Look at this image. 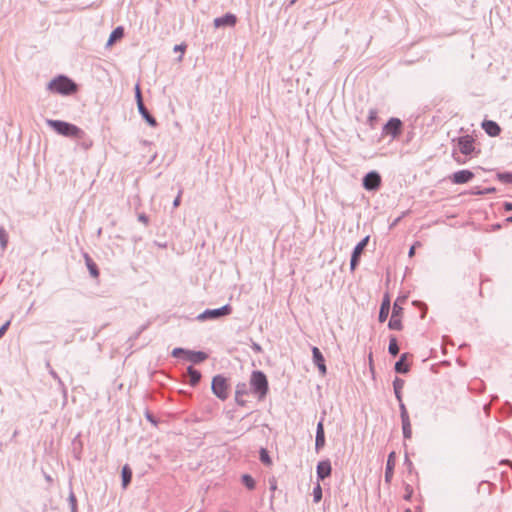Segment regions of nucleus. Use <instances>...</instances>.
<instances>
[{
    "mask_svg": "<svg viewBox=\"0 0 512 512\" xmlns=\"http://www.w3.org/2000/svg\"><path fill=\"white\" fill-rule=\"evenodd\" d=\"M46 124L51 127L57 134L65 137H82L83 134V130L81 128L66 121L46 119Z\"/></svg>",
    "mask_w": 512,
    "mask_h": 512,
    "instance_id": "nucleus-1",
    "label": "nucleus"
},
{
    "mask_svg": "<svg viewBox=\"0 0 512 512\" xmlns=\"http://www.w3.org/2000/svg\"><path fill=\"white\" fill-rule=\"evenodd\" d=\"M48 89L61 95H71L77 92V84L64 75H59L48 83Z\"/></svg>",
    "mask_w": 512,
    "mask_h": 512,
    "instance_id": "nucleus-2",
    "label": "nucleus"
},
{
    "mask_svg": "<svg viewBox=\"0 0 512 512\" xmlns=\"http://www.w3.org/2000/svg\"><path fill=\"white\" fill-rule=\"evenodd\" d=\"M251 389L260 398L268 392V380L262 371H253L250 379Z\"/></svg>",
    "mask_w": 512,
    "mask_h": 512,
    "instance_id": "nucleus-3",
    "label": "nucleus"
},
{
    "mask_svg": "<svg viewBox=\"0 0 512 512\" xmlns=\"http://www.w3.org/2000/svg\"><path fill=\"white\" fill-rule=\"evenodd\" d=\"M211 390L213 394L221 401L228 399L229 384L227 378L221 374L214 376L211 383Z\"/></svg>",
    "mask_w": 512,
    "mask_h": 512,
    "instance_id": "nucleus-4",
    "label": "nucleus"
},
{
    "mask_svg": "<svg viewBox=\"0 0 512 512\" xmlns=\"http://www.w3.org/2000/svg\"><path fill=\"white\" fill-rule=\"evenodd\" d=\"M232 313V307L226 304L216 309H206L204 312L197 316L199 321L216 320L228 316Z\"/></svg>",
    "mask_w": 512,
    "mask_h": 512,
    "instance_id": "nucleus-5",
    "label": "nucleus"
},
{
    "mask_svg": "<svg viewBox=\"0 0 512 512\" xmlns=\"http://www.w3.org/2000/svg\"><path fill=\"white\" fill-rule=\"evenodd\" d=\"M403 123L399 118L392 117L383 126L382 135H390L396 139L402 132Z\"/></svg>",
    "mask_w": 512,
    "mask_h": 512,
    "instance_id": "nucleus-6",
    "label": "nucleus"
},
{
    "mask_svg": "<svg viewBox=\"0 0 512 512\" xmlns=\"http://www.w3.org/2000/svg\"><path fill=\"white\" fill-rule=\"evenodd\" d=\"M369 242V236L364 237L360 242L357 243V245L354 247L351 259H350V269L351 271H354L356 267L358 266L360 262L361 255L368 245Z\"/></svg>",
    "mask_w": 512,
    "mask_h": 512,
    "instance_id": "nucleus-7",
    "label": "nucleus"
},
{
    "mask_svg": "<svg viewBox=\"0 0 512 512\" xmlns=\"http://www.w3.org/2000/svg\"><path fill=\"white\" fill-rule=\"evenodd\" d=\"M381 185V176L376 171L368 172L363 178V187L368 191L377 190Z\"/></svg>",
    "mask_w": 512,
    "mask_h": 512,
    "instance_id": "nucleus-8",
    "label": "nucleus"
},
{
    "mask_svg": "<svg viewBox=\"0 0 512 512\" xmlns=\"http://www.w3.org/2000/svg\"><path fill=\"white\" fill-rule=\"evenodd\" d=\"M474 178V173L470 170L464 169L454 172L450 179L454 184H465Z\"/></svg>",
    "mask_w": 512,
    "mask_h": 512,
    "instance_id": "nucleus-9",
    "label": "nucleus"
},
{
    "mask_svg": "<svg viewBox=\"0 0 512 512\" xmlns=\"http://www.w3.org/2000/svg\"><path fill=\"white\" fill-rule=\"evenodd\" d=\"M458 147L462 154L470 155L474 151V139L469 136H461L458 138Z\"/></svg>",
    "mask_w": 512,
    "mask_h": 512,
    "instance_id": "nucleus-10",
    "label": "nucleus"
},
{
    "mask_svg": "<svg viewBox=\"0 0 512 512\" xmlns=\"http://www.w3.org/2000/svg\"><path fill=\"white\" fill-rule=\"evenodd\" d=\"M331 472H332V467H331L330 460L327 459V460L318 462L317 467H316V474H317V479L319 481H323L324 479L329 477L331 475Z\"/></svg>",
    "mask_w": 512,
    "mask_h": 512,
    "instance_id": "nucleus-11",
    "label": "nucleus"
},
{
    "mask_svg": "<svg viewBox=\"0 0 512 512\" xmlns=\"http://www.w3.org/2000/svg\"><path fill=\"white\" fill-rule=\"evenodd\" d=\"M312 358L313 363L318 367L319 372L322 376L327 373V368L325 365V359L322 352L317 347H312Z\"/></svg>",
    "mask_w": 512,
    "mask_h": 512,
    "instance_id": "nucleus-12",
    "label": "nucleus"
},
{
    "mask_svg": "<svg viewBox=\"0 0 512 512\" xmlns=\"http://www.w3.org/2000/svg\"><path fill=\"white\" fill-rule=\"evenodd\" d=\"M395 458H396V454L394 451L389 453L387 462H386V467H385V475H384L385 482L388 484L391 482L393 475H394Z\"/></svg>",
    "mask_w": 512,
    "mask_h": 512,
    "instance_id": "nucleus-13",
    "label": "nucleus"
},
{
    "mask_svg": "<svg viewBox=\"0 0 512 512\" xmlns=\"http://www.w3.org/2000/svg\"><path fill=\"white\" fill-rule=\"evenodd\" d=\"M237 22V18L232 13H227L222 17H218L214 19V26L216 28L224 27V26H234Z\"/></svg>",
    "mask_w": 512,
    "mask_h": 512,
    "instance_id": "nucleus-14",
    "label": "nucleus"
},
{
    "mask_svg": "<svg viewBox=\"0 0 512 512\" xmlns=\"http://www.w3.org/2000/svg\"><path fill=\"white\" fill-rule=\"evenodd\" d=\"M482 128L491 137H496L501 132L500 126L495 121L492 120L483 121Z\"/></svg>",
    "mask_w": 512,
    "mask_h": 512,
    "instance_id": "nucleus-15",
    "label": "nucleus"
},
{
    "mask_svg": "<svg viewBox=\"0 0 512 512\" xmlns=\"http://www.w3.org/2000/svg\"><path fill=\"white\" fill-rule=\"evenodd\" d=\"M390 298L389 296L386 294L384 297H383V300H382V303H381V306H380V310H379V316H378V319H379V322H385L389 316V312H390Z\"/></svg>",
    "mask_w": 512,
    "mask_h": 512,
    "instance_id": "nucleus-16",
    "label": "nucleus"
},
{
    "mask_svg": "<svg viewBox=\"0 0 512 512\" xmlns=\"http://www.w3.org/2000/svg\"><path fill=\"white\" fill-rule=\"evenodd\" d=\"M325 445V432L323 422L320 421L316 428L315 449L318 452Z\"/></svg>",
    "mask_w": 512,
    "mask_h": 512,
    "instance_id": "nucleus-17",
    "label": "nucleus"
},
{
    "mask_svg": "<svg viewBox=\"0 0 512 512\" xmlns=\"http://www.w3.org/2000/svg\"><path fill=\"white\" fill-rule=\"evenodd\" d=\"M208 358V354L203 351H192L186 352V359L194 364H199Z\"/></svg>",
    "mask_w": 512,
    "mask_h": 512,
    "instance_id": "nucleus-18",
    "label": "nucleus"
},
{
    "mask_svg": "<svg viewBox=\"0 0 512 512\" xmlns=\"http://www.w3.org/2000/svg\"><path fill=\"white\" fill-rule=\"evenodd\" d=\"M137 108L140 115L150 126L155 127L157 125L156 119L149 113L144 102H140L139 105H137Z\"/></svg>",
    "mask_w": 512,
    "mask_h": 512,
    "instance_id": "nucleus-19",
    "label": "nucleus"
},
{
    "mask_svg": "<svg viewBox=\"0 0 512 512\" xmlns=\"http://www.w3.org/2000/svg\"><path fill=\"white\" fill-rule=\"evenodd\" d=\"M187 376L189 377L188 383L192 387L197 386L202 377L201 372L195 369L193 366H189L187 368Z\"/></svg>",
    "mask_w": 512,
    "mask_h": 512,
    "instance_id": "nucleus-20",
    "label": "nucleus"
},
{
    "mask_svg": "<svg viewBox=\"0 0 512 512\" xmlns=\"http://www.w3.org/2000/svg\"><path fill=\"white\" fill-rule=\"evenodd\" d=\"M408 354L403 353L399 360L395 363L394 369L399 374H405L409 371V365L407 364Z\"/></svg>",
    "mask_w": 512,
    "mask_h": 512,
    "instance_id": "nucleus-21",
    "label": "nucleus"
},
{
    "mask_svg": "<svg viewBox=\"0 0 512 512\" xmlns=\"http://www.w3.org/2000/svg\"><path fill=\"white\" fill-rule=\"evenodd\" d=\"M121 478H122V487L124 489H126L132 480V469L129 467V465L126 464L122 467Z\"/></svg>",
    "mask_w": 512,
    "mask_h": 512,
    "instance_id": "nucleus-22",
    "label": "nucleus"
},
{
    "mask_svg": "<svg viewBox=\"0 0 512 512\" xmlns=\"http://www.w3.org/2000/svg\"><path fill=\"white\" fill-rule=\"evenodd\" d=\"M405 381L401 378L396 377L393 381V389L394 394L398 402H401L402 399V389L404 387Z\"/></svg>",
    "mask_w": 512,
    "mask_h": 512,
    "instance_id": "nucleus-23",
    "label": "nucleus"
},
{
    "mask_svg": "<svg viewBox=\"0 0 512 512\" xmlns=\"http://www.w3.org/2000/svg\"><path fill=\"white\" fill-rule=\"evenodd\" d=\"M74 139L78 141V145L84 150L90 149L93 145V141L87 136V134L84 131L82 137H75Z\"/></svg>",
    "mask_w": 512,
    "mask_h": 512,
    "instance_id": "nucleus-24",
    "label": "nucleus"
},
{
    "mask_svg": "<svg viewBox=\"0 0 512 512\" xmlns=\"http://www.w3.org/2000/svg\"><path fill=\"white\" fill-rule=\"evenodd\" d=\"M124 36V29L123 27L119 26L117 28H115L110 36H109V39H108V42H107V45H112L115 41L121 39L122 37Z\"/></svg>",
    "mask_w": 512,
    "mask_h": 512,
    "instance_id": "nucleus-25",
    "label": "nucleus"
},
{
    "mask_svg": "<svg viewBox=\"0 0 512 512\" xmlns=\"http://www.w3.org/2000/svg\"><path fill=\"white\" fill-rule=\"evenodd\" d=\"M388 327L391 330H397V331L402 330L403 326H402V322H401V317H396L395 315H391V318L388 322Z\"/></svg>",
    "mask_w": 512,
    "mask_h": 512,
    "instance_id": "nucleus-26",
    "label": "nucleus"
},
{
    "mask_svg": "<svg viewBox=\"0 0 512 512\" xmlns=\"http://www.w3.org/2000/svg\"><path fill=\"white\" fill-rule=\"evenodd\" d=\"M85 258H86V265H87V268H88L90 274L93 277H98L99 270H98L96 263L88 255H85Z\"/></svg>",
    "mask_w": 512,
    "mask_h": 512,
    "instance_id": "nucleus-27",
    "label": "nucleus"
},
{
    "mask_svg": "<svg viewBox=\"0 0 512 512\" xmlns=\"http://www.w3.org/2000/svg\"><path fill=\"white\" fill-rule=\"evenodd\" d=\"M378 121V111L375 108H371L368 113L367 123L371 129L375 128V125Z\"/></svg>",
    "mask_w": 512,
    "mask_h": 512,
    "instance_id": "nucleus-28",
    "label": "nucleus"
},
{
    "mask_svg": "<svg viewBox=\"0 0 512 512\" xmlns=\"http://www.w3.org/2000/svg\"><path fill=\"white\" fill-rule=\"evenodd\" d=\"M399 346H398V342H397V339L395 336H391L390 337V340H389V346H388V351L389 353L392 355V356H397L399 354Z\"/></svg>",
    "mask_w": 512,
    "mask_h": 512,
    "instance_id": "nucleus-29",
    "label": "nucleus"
},
{
    "mask_svg": "<svg viewBox=\"0 0 512 512\" xmlns=\"http://www.w3.org/2000/svg\"><path fill=\"white\" fill-rule=\"evenodd\" d=\"M402 423V432L404 439H411L412 437V427L410 420L401 422Z\"/></svg>",
    "mask_w": 512,
    "mask_h": 512,
    "instance_id": "nucleus-30",
    "label": "nucleus"
},
{
    "mask_svg": "<svg viewBox=\"0 0 512 512\" xmlns=\"http://www.w3.org/2000/svg\"><path fill=\"white\" fill-rule=\"evenodd\" d=\"M242 483L249 489V490H253L255 488V480L253 479V477L249 474H244L242 476Z\"/></svg>",
    "mask_w": 512,
    "mask_h": 512,
    "instance_id": "nucleus-31",
    "label": "nucleus"
},
{
    "mask_svg": "<svg viewBox=\"0 0 512 512\" xmlns=\"http://www.w3.org/2000/svg\"><path fill=\"white\" fill-rule=\"evenodd\" d=\"M247 385L246 383H238L236 385V390H235V398H240L242 397L243 395H246L247 394Z\"/></svg>",
    "mask_w": 512,
    "mask_h": 512,
    "instance_id": "nucleus-32",
    "label": "nucleus"
},
{
    "mask_svg": "<svg viewBox=\"0 0 512 512\" xmlns=\"http://www.w3.org/2000/svg\"><path fill=\"white\" fill-rule=\"evenodd\" d=\"M399 410H400L401 422L410 420L407 408H406L405 404L403 403L402 399H401V402H399Z\"/></svg>",
    "mask_w": 512,
    "mask_h": 512,
    "instance_id": "nucleus-33",
    "label": "nucleus"
},
{
    "mask_svg": "<svg viewBox=\"0 0 512 512\" xmlns=\"http://www.w3.org/2000/svg\"><path fill=\"white\" fill-rule=\"evenodd\" d=\"M260 460L263 464H265L267 466L272 464V460L269 456V453L265 448H261V450H260Z\"/></svg>",
    "mask_w": 512,
    "mask_h": 512,
    "instance_id": "nucleus-34",
    "label": "nucleus"
},
{
    "mask_svg": "<svg viewBox=\"0 0 512 512\" xmlns=\"http://www.w3.org/2000/svg\"><path fill=\"white\" fill-rule=\"evenodd\" d=\"M8 244V234L5 229L0 226V245L2 249H5Z\"/></svg>",
    "mask_w": 512,
    "mask_h": 512,
    "instance_id": "nucleus-35",
    "label": "nucleus"
},
{
    "mask_svg": "<svg viewBox=\"0 0 512 512\" xmlns=\"http://www.w3.org/2000/svg\"><path fill=\"white\" fill-rule=\"evenodd\" d=\"M321 499H322V488H321L320 484H317L313 488V501L315 503H318L321 501Z\"/></svg>",
    "mask_w": 512,
    "mask_h": 512,
    "instance_id": "nucleus-36",
    "label": "nucleus"
},
{
    "mask_svg": "<svg viewBox=\"0 0 512 512\" xmlns=\"http://www.w3.org/2000/svg\"><path fill=\"white\" fill-rule=\"evenodd\" d=\"M497 177L503 183H511L512 184V172L498 173Z\"/></svg>",
    "mask_w": 512,
    "mask_h": 512,
    "instance_id": "nucleus-37",
    "label": "nucleus"
},
{
    "mask_svg": "<svg viewBox=\"0 0 512 512\" xmlns=\"http://www.w3.org/2000/svg\"><path fill=\"white\" fill-rule=\"evenodd\" d=\"M71 512H77V499L75 494L71 491L68 497Z\"/></svg>",
    "mask_w": 512,
    "mask_h": 512,
    "instance_id": "nucleus-38",
    "label": "nucleus"
},
{
    "mask_svg": "<svg viewBox=\"0 0 512 512\" xmlns=\"http://www.w3.org/2000/svg\"><path fill=\"white\" fill-rule=\"evenodd\" d=\"M399 302H400V299L398 298L394 302L393 308H392V315H395L396 317H401L402 311H403V308L400 306Z\"/></svg>",
    "mask_w": 512,
    "mask_h": 512,
    "instance_id": "nucleus-39",
    "label": "nucleus"
},
{
    "mask_svg": "<svg viewBox=\"0 0 512 512\" xmlns=\"http://www.w3.org/2000/svg\"><path fill=\"white\" fill-rule=\"evenodd\" d=\"M269 483V489L272 493H274L277 490V480L275 477H271L268 480ZM274 498V494L271 495V500Z\"/></svg>",
    "mask_w": 512,
    "mask_h": 512,
    "instance_id": "nucleus-40",
    "label": "nucleus"
},
{
    "mask_svg": "<svg viewBox=\"0 0 512 512\" xmlns=\"http://www.w3.org/2000/svg\"><path fill=\"white\" fill-rule=\"evenodd\" d=\"M405 491H406V493L404 495V500L410 501L411 497H412V494H413V488L411 487V485L406 484Z\"/></svg>",
    "mask_w": 512,
    "mask_h": 512,
    "instance_id": "nucleus-41",
    "label": "nucleus"
},
{
    "mask_svg": "<svg viewBox=\"0 0 512 512\" xmlns=\"http://www.w3.org/2000/svg\"><path fill=\"white\" fill-rule=\"evenodd\" d=\"M50 375L58 381L59 385L62 387V390L64 393H66V388H65V385L64 383L62 382V380L60 379V377L58 376V374L54 371V370H51L50 371Z\"/></svg>",
    "mask_w": 512,
    "mask_h": 512,
    "instance_id": "nucleus-42",
    "label": "nucleus"
},
{
    "mask_svg": "<svg viewBox=\"0 0 512 512\" xmlns=\"http://www.w3.org/2000/svg\"><path fill=\"white\" fill-rule=\"evenodd\" d=\"M135 98H136L137 105H139L140 102H143L142 93H141L139 84H136V86H135Z\"/></svg>",
    "mask_w": 512,
    "mask_h": 512,
    "instance_id": "nucleus-43",
    "label": "nucleus"
},
{
    "mask_svg": "<svg viewBox=\"0 0 512 512\" xmlns=\"http://www.w3.org/2000/svg\"><path fill=\"white\" fill-rule=\"evenodd\" d=\"M188 350L187 349H184V348H174L173 351H172V356L173 357H179L180 355H185L186 356V352Z\"/></svg>",
    "mask_w": 512,
    "mask_h": 512,
    "instance_id": "nucleus-44",
    "label": "nucleus"
},
{
    "mask_svg": "<svg viewBox=\"0 0 512 512\" xmlns=\"http://www.w3.org/2000/svg\"><path fill=\"white\" fill-rule=\"evenodd\" d=\"M11 324V321H6L1 327H0V339L4 336L6 331L8 330L9 326Z\"/></svg>",
    "mask_w": 512,
    "mask_h": 512,
    "instance_id": "nucleus-45",
    "label": "nucleus"
},
{
    "mask_svg": "<svg viewBox=\"0 0 512 512\" xmlns=\"http://www.w3.org/2000/svg\"><path fill=\"white\" fill-rule=\"evenodd\" d=\"M138 220L140 222H142L144 225H148L149 224V218H148V216L145 213H140L138 215Z\"/></svg>",
    "mask_w": 512,
    "mask_h": 512,
    "instance_id": "nucleus-46",
    "label": "nucleus"
},
{
    "mask_svg": "<svg viewBox=\"0 0 512 512\" xmlns=\"http://www.w3.org/2000/svg\"><path fill=\"white\" fill-rule=\"evenodd\" d=\"M181 195H182V190H179L178 195L176 196V198L173 201V207L174 208H177L180 205Z\"/></svg>",
    "mask_w": 512,
    "mask_h": 512,
    "instance_id": "nucleus-47",
    "label": "nucleus"
},
{
    "mask_svg": "<svg viewBox=\"0 0 512 512\" xmlns=\"http://www.w3.org/2000/svg\"><path fill=\"white\" fill-rule=\"evenodd\" d=\"M416 246H420V243H419V242H416L414 245H412V246L410 247L409 252H408L409 257L414 256Z\"/></svg>",
    "mask_w": 512,
    "mask_h": 512,
    "instance_id": "nucleus-48",
    "label": "nucleus"
},
{
    "mask_svg": "<svg viewBox=\"0 0 512 512\" xmlns=\"http://www.w3.org/2000/svg\"><path fill=\"white\" fill-rule=\"evenodd\" d=\"M503 209L507 212L512 211V202H504Z\"/></svg>",
    "mask_w": 512,
    "mask_h": 512,
    "instance_id": "nucleus-49",
    "label": "nucleus"
},
{
    "mask_svg": "<svg viewBox=\"0 0 512 512\" xmlns=\"http://www.w3.org/2000/svg\"><path fill=\"white\" fill-rule=\"evenodd\" d=\"M495 191H496V189L494 187L485 188V189H483V195L490 194V193H493Z\"/></svg>",
    "mask_w": 512,
    "mask_h": 512,
    "instance_id": "nucleus-50",
    "label": "nucleus"
},
{
    "mask_svg": "<svg viewBox=\"0 0 512 512\" xmlns=\"http://www.w3.org/2000/svg\"><path fill=\"white\" fill-rule=\"evenodd\" d=\"M471 194H473V195H483V189L473 188Z\"/></svg>",
    "mask_w": 512,
    "mask_h": 512,
    "instance_id": "nucleus-51",
    "label": "nucleus"
},
{
    "mask_svg": "<svg viewBox=\"0 0 512 512\" xmlns=\"http://www.w3.org/2000/svg\"><path fill=\"white\" fill-rule=\"evenodd\" d=\"M252 349H253L255 352H257V353H259V352H261V351H262L261 346H260L259 344H257V343H253V344H252Z\"/></svg>",
    "mask_w": 512,
    "mask_h": 512,
    "instance_id": "nucleus-52",
    "label": "nucleus"
},
{
    "mask_svg": "<svg viewBox=\"0 0 512 512\" xmlns=\"http://www.w3.org/2000/svg\"><path fill=\"white\" fill-rule=\"evenodd\" d=\"M184 49H185V46H184V45H176V46L174 47V51H182V52H183V51H184Z\"/></svg>",
    "mask_w": 512,
    "mask_h": 512,
    "instance_id": "nucleus-53",
    "label": "nucleus"
},
{
    "mask_svg": "<svg viewBox=\"0 0 512 512\" xmlns=\"http://www.w3.org/2000/svg\"><path fill=\"white\" fill-rule=\"evenodd\" d=\"M235 400H236L238 405H240V406H244L245 405V401L242 399V397H240L239 399L235 398Z\"/></svg>",
    "mask_w": 512,
    "mask_h": 512,
    "instance_id": "nucleus-54",
    "label": "nucleus"
},
{
    "mask_svg": "<svg viewBox=\"0 0 512 512\" xmlns=\"http://www.w3.org/2000/svg\"><path fill=\"white\" fill-rule=\"evenodd\" d=\"M297 0H290L289 3H288V7L294 5L296 3Z\"/></svg>",
    "mask_w": 512,
    "mask_h": 512,
    "instance_id": "nucleus-55",
    "label": "nucleus"
},
{
    "mask_svg": "<svg viewBox=\"0 0 512 512\" xmlns=\"http://www.w3.org/2000/svg\"><path fill=\"white\" fill-rule=\"evenodd\" d=\"M405 462H406V464L412 465L411 461L409 460V458L407 456L405 457Z\"/></svg>",
    "mask_w": 512,
    "mask_h": 512,
    "instance_id": "nucleus-56",
    "label": "nucleus"
},
{
    "mask_svg": "<svg viewBox=\"0 0 512 512\" xmlns=\"http://www.w3.org/2000/svg\"><path fill=\"white\" fill-rule=\"evenodd\" d=\"M147 419H148L149 421L153 422V423L155 422V421H154V419L152 418V416H150V415H147Z\"/></svg>",
    "mask_w": 512,
    "mask_h": 512,
    "instance_id": "nucleus-57",
    "label": "nucleus"
},
{
    "mask_svg": "<svg viewBox=\"0 0 512 512\" xmlns=\"http://www.w3.org/2000/svg\"><path fill=\"white\" fill-rule=\"evenodd\" d=\"M507 222L512 223V215L506 219Z\"/></svg>",
    "mask_w": 512,
    "mask_h": 512,
    "instance_id": "nucleus-58",
    "label": "nucleus"
},
{
    "mask_svg": "<svg viewBox=\"0 0 512 512\" xmlns=\"http://www.w3.org/2000/svg\"><path fill=\"white\" fill-rule=\"evenodd\" d=\"M404 512H412L411 509L407 508Z\"/></svg>",
    "mask_w": 512,
    "mask_h": 512,
    "instance_id": "nucleus-59",
    "label": "nucleus"
},
{
    "mask_svg": "<svg viewBox=\"0 0 512 512\" xmlns=\"http://www.w3.org/2000/svg\"><path fill=\"white\" fill-rule=\"evenodd\" d=\"M456 161H457V163H463L462 161H460V159H457V158H456Z\"/></svg>",
    "mask_w": 512,
    "mask_h": 512,
    "instance_id": "nucleus-60",
    "label": "nucleus"
}]
</instances>
